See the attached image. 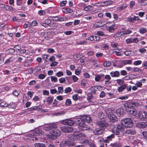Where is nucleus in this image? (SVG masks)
Instances as JSON below:
<instances>
[{
	"label": "nucleus",
	"instance_id": "nucleus-24",
	"mask_svg": "<svg viewBox=\"0 0 147 147\" xmlns=\"http://www.w3.org/2000/svg\"><path fill=\"white\" fill-rule=\"evenodd\" d=\"M125 128V127L123 124H122L121 123V124H118L117 126V129L121 132L123 131L124 130Z\"/></svg>",
	"mask_w": 147,
	"mask_h": 147
},
{
	"label": "nucleus",
	"instance_id": "nucleus-35",
	"mask_svg": "<svg viewBox=\"0 0 147 147\" xmlns=\"http://www.w3.org/2000/svg\"><path fill=\"white\" fill-rule=\"evenodd\" d=\"M132 61L131 60H125L122 61V63L124 65L131 64Z\"/></svg>",
	"mask_w": 147,
	"mask_h": 147
},
{
	"label": "nucleus",
	"instance_id": "nucleus-61",
	"mask_svg": "<svg viewBox=\"0 0 147 147\" xmlns=\"http://www.w3.org/2000/svg\"><path fill=\"white\" fill-rule=\"evenodd\" d=\"M73 129L72 127L67 126V133H70L72 131Z\"/></svg>",
	"mask_w": 147,
	"mask_h": 147
},
{
	"label": "nucleus",
	"instance_id": "nucleus-47",
	"mask_svg": "<svg viewBox=\"0 0 147 147\" xmlns=\"http://www.w3.org/2000/svg\"><path fill=\"white\" fill-rule=\"evenodd\" d=\"M34 145L35 147H46L45 144L40 143H36Z\"/></svg>",
	"mask_w": 147,
	"mask_h": 147
},
{
	"label": "nucleus",
	"instance_id": "nucleus-4",
	"mask_svg": "<svg viewBox=\"0 0 147 147\" xmlns=\"http://www.w3.org/2000/svg\"><path fill=\"white\" fill-rule=\"evenodd\" d=\"M121 123L123 124L125 128H126L132 127L133 125L132 119L130 118H125L122 120Z\"/></svg>",
	"mask_w": 147,
	"mask_h": 147
},
{
	"label": "nucleus",
	"instance_id": "nucleus-52",
	"mask_svg": "<svg viewBox=\"0 0 147 147\" xmlns=\"http://www.w3.org/2000/svg\"><path fill=\"white\" fill-rule=\"evenodd\" d=\"M50 78H51V80L52 82L55 83L57 82V79L56 77L53 76H51L50 77Z\"/></svg>",
	"mask_w": 147,
	"mask_h": 147
},
{
	"label": "nucleus",
	"instance_id": "nucleus-37",
	"mask_svg": "<svg viewBox=\"0 0 147 147\" xmlns=\"http://www.w3.org/2000/svg\"><path fill=\"white\" fill-rule=\"evenodd\" d=\"M138 2L142 5H147V0H138Z\"/></svg>",
	"mask_w": 147,
	"mask_h": 147
},
{
	"label": "nucleus",
	"instance_id": "nucleus-55",
	"mask_svg": "<svg viewBox=\"0 0 147 147\" xmlns=\"http://www.w3.org/2000/svg\"><path fill=\"white\" fill-rule=\"evenodd\" d=\"M7 52L9 54H12L14 53L15 52V50L13 49H9L7 51Z\"/></svg>",
	"mask_w": 147,
	"mask_h": 147
},
{
	"label": "nucleus",
	"instance_id": "nucleus-36",
	"mask_svg": "<svg viewBox=\"0 0 147 147\" xmlns=\"http://www.w3.org/2000/svg\"><path fill=\"white\" fill-rule=\"evenodd\" d=\"M111 46L113 48H115L116 49L119 47V45L118 43L113 42H111Z\"/></svg>",
	"mask_w": 147,
	"mask_h": 147
},
{
	"label": "nucleus",
	"instance_id": "nucleus-14",
	"mask_svg": "<svg viewBox=\"0 0 147 147\" xmlns=\"http://www.w3.org/2000/svg\"><path fill=\"white\" fill-rule=\"evenodd\" d=\"M117 28V26L115 24H112L110 26H107V29L110 32L113 33L114 32L115 30Z\"/></svg>",
	"mask_w": 147,
	"mask_h": 147
},
{
	"label": "nucleus",
	"instance_id": "nucleus-8",
	"mask_svg": "<svg viewBox=\"0 0 147 147\" xmlns=\"http://www.w3.org/2000/svg\"><path fill=\"white\" fill-rule=\"evenodd\" d=\"M57 128V125L54 123H51L47 126H45L43 127L44 129L47 131H49L51 134V131L53 129H55Z\"/></svg>",
	"mask_w": 147,
	"mask_h": 147
},
{
	"label": "nucleus",
	"instance_id": "nucleus-57",
	"mask_svg": "<svg viewBox=\"0 0 147 147\" xmlns=\"http://www.w3.org/2000/svg\"><path fill=\"white\" fill-rule=\"evenodd\" d=\"M92 6L90 5H88L86 7H84V9L85 11H87L90 10H92Z\"/></svg>",
	"mask_w": 147,
	"mask_h": 147
},
{
	"label": "nucleus",
	"instance_id": "nucleus-12",
	"mask_svg": "<svg viewBox=\"0 0 147 147\" xmlns=\"http://www.w3.org/2000/svg\"><path fill=\"white\" fill-rule=\"evenodd\" d=\"M104 130L102 129H101L96 125V128L94 131V133L96 135H101L103 133Z\"/></svg>",
	"mask_w": 147,
	"mask_h": 147
},
{
	"label": "nucleus",
	"instance_id": "nucleus-28",
	"mask_svg": "<svg viewBox=\"0 0 147 147\" xmlns=\"http://www.w3.org/2000/svg\"><path fill=\"white\" fill-rule=\"evenodd\" d=\"M121 32L123 36L124 35L129 34H131L132 32V31L129 29L121 31Z\"/></svg>",
	"mask_w": 147,
	"mask_h": 147
},
{
	"label": "nucleus",
	"instance_id": "nucleus-15",
	"mask_svg": "<svg viewBox=\"0 0 147 147\" xmlns=\"http://www.w3.org/2000/svg\"><path fill=\"white\" fill-rule=\"evenodd\" d=\"M124 105L127 111L128 110V109H131L133 107V101L126 102Z\"/></svg>",
	"mask_w": 147,
	"mask_h": 147
},
{
	"label": "nucleus",
	"instance_id": "nucleus-17",
	"mask_svg": "<svg viewBox=\"0 0 147 147\" xmlns=\"http://www.w3.org/2000/svg\"><path fill=\"white\" fill-rule=\"evenodd\" d=\"M146 123L143 122H138L136 124V127L139 128H144L146 127Z\"/></svg>",
	"mask_w": 147,
	"mask_h": 147
},
{
	"label": "nucleus",
	"instance_id": "nucleus-38",
	"mask_svg": "<svg viewBox=\"0 0 147 147\" xmlns=\"http://www.w3.org/2000/svg\"><path fill=\"white\" fill-rule=\"evenodd\" d=\"M100 46L102 48L105 49H109V46L106 44L103 43L100 44Z\"/></svg>",
	"mask_w": 147,
	"mask_h": 147
},
{
	"label": "nucleus",
	"instance_id": "nucleus-32",
	"mask_svg": "<svg viewBox=\"0 0 147 147\" xmlns=\"http://www.w3.org/2000/svg\"><path fill=\"white\" fill-rule=\"evenodd\" d=\"M7 107L9 108L15 109L16 107V105L15 103L12 102L8 104Z\"/></svg>",
	"mask_w": 147,
	"mask_h": 147
},
{
	"label": "nucleus",
	"instance_id": "nucleus-20",
	"mask_svg": "<svg viewBox=\"0 0 147 147\" xmlns=\"http://www.w3.org/2000/svg\"><path fill=\"white\" fill-rule=\"evenodd\" d=\"M110 74L113 77H118L120 75V72L118 71H113L110 73Z\"/></svg>",
	"mask_w": 147,
	"mask_h": 147
},
{
	"label": "nucleus",
	"instance_id": "nucleus-29",
	"mask_svg": "<svg viewBox=\"0 0 147 147\" xmlns=\"http://www.w3.org/2000/svg\"><path fill=\"white\" fill-rule=\"evenodd\" d=\"M124 54L126 56H132L134 54V52L132 51H125Z\"/></svg>",
	"mask_w": 147,
	"mask_h": 147
},
{
	"label": "nucleus",
	"instance_id": "nucleus-1",
	"mask_svg": "<svg viewBox=\"0 0 147 147\" xmlns=\"http://www.w3.org/2000/svg\"><path fill=\"white\" fill-rule=\"evenodd\" d=\"M72 118L74 119L75 123L78 126V128L80 130H86L90 128V127L85 123V122L89 123L92 121V120L89 115H83L79 117H76Z\"/></svg>",
	"mask_w": 147,
	"mask_h": 147
},
{
	"label": "nucleus",
	"instance_id": "nucleus-42",
	"mask_svg": "<svg viewBox=\"0 0 147 147\" xmlns=\"http://www.w3.org/2000/svg\"><path fill=\"white\" fill-rule=\"evenodd\" d=\"M126 86L125 84H124L121 86H120L118 88V91L119 92H121L123 91V90L126 88Z\"/></svg>",
	"mask_w": 147,
	"mask_h": 147
},
{
	"label": "nucleus",
	"instance_id": "nucleus-33",
	"mask_svg": "<svg viewBox=\"0 0 147 147\" xmlns=\"http://www.w3.org/2000/svg\"><path fill=\"white\" fill-rule=\"evenodd\" d=\"M112 131L115 134L119 136L120 135V133L118 130L117 128H114L112 129Z\"/></svg>",
	"mask_w": 147,
	"mask_h": 147
},
{
	"label": "nucleus",
	"instance_id": "nucleus-19",
	"mask_svg": "<svg viewBox=\"0 0 147 147\" xmlns=\"http://www.w3.org/2000/svg\"><path fill=\"white\" fill-rule=\"evenodd\" d=\"M133 107H139L142 105L141 101L139 100H136L133 101Z\"/></svg>",
	"mask_w": 147,
	"mask_h": 147
},
{
	"label": "nucleus",
	"instance_id": "nucleus-48",
	"mask_svg": "<svg viewBox=\"0 0 147 147\" xmlns=\"http://www.w3.org/2000/svg\"><path fill=\"white\" fill-rule=\"evenodd\" d=\"M87 99L89 102H91V100L93 98V96L91 93H88L87 94Z\"/></svg>",
	"mask_w": 147,
	"mask_h": 147
},
{
	"label": "nucleus",
	"instance_id": "nucleus-59",
	"mask_svg": "<svg viewBox=\"0 0 147 147\" xmlns=\"http://www.w3.org/2000/svg\"><path fill=\"white\" fill-rule=\"evenodd\" d=\"M38 13L40 16H43L45 14L46 12L44 10H40L38 11Z\"/></svg>",
	"mask_w": 147,
	"mask_h": 147
},
{
	"label": "nucleus",
	"instance_id": "nucleus-50",
	"mask_svg": "<svg viewBox=\"0 0 147 147\" xmlns=\"http://www.w3.org/2000/svg\"><path fill=\"white\" fill-rule=\"evenodd\" d=\"M49 55L48 54H43L42 56L43 59L45 60L46 61H48L47 59H48Z\"/></svg>",
	"mask_w": 147,
	"mask_h": 147
},
{
	"label": "nucleus",
	"instance_id": "nucleus-51",
	"mask_svg": "<svg viewBox=\"0 0 147 147\" xmlns=\"http://www.w3.org/2000/svg\"><path fill=\"white\" fill-rule=\"evenodd\" d=\"M58 92L57 93V94H58L59 93H61L62 94L63 92V88L62 87H58Z\"/></svg>",
	"mask_w": 147,
	"mask_h": 147
},
{
	"label": "nucleus",
	"instance_id": "nucleus-21",
	"mask_svg": "<svg viewBox=\"0 0 147 147\" xmlns=\"http://www.w3.org/2000/svg\"><path fill=\"white\" fill-rule=\"evenodd\" d=\"M104 79L106 80L105 81V84H109L111 83V77L109 75H107L105 76Z\"/></svg>",
	"mask_w": 147,
	"mask_h": 147
},
{
	"label": "nucleus",
	"instance_id": "nucleus-7",
	"mask_svg": "<svg viewBox=\"0 0 147 147\" xmlns=\"http://www.w3.org/2000/svg\"><path fill=\"white\" fill-rule=\"evenodd\" d=\"M75 144L71 142L70 140H69V138L68 139H66L63 140L61 142L60 144V146L61 147H63L67 146L68 147H70V146H74Z\"/></svg>",
	"mask_w": 147,
	"mask_h": 147
},
{
	"label": "nucleus",
	"instance_id": "nucleus-26",
	"mask_svg": "<svg viewBox=\"0 0 147 147\" xmlns=\"http://www.w3.org/2000/svg\"><path fill=\"white\" fill-rule=\"evenodd\" d=\"M127 111L129 112L131 114L134 116L136 115L137 113L136 109H128V110H127Z\"/></svg>",
	"mask_w": 147,
	"mask_h": 147
},
{
	"label": "nucleus",
	"instance_id": "nucleus-11",
	"mask_svg": "<svg viewBox=\"0 0 147 147\" xmlns=\"http://www.w3.org/2000/svg\"><path fill=\"white\" fill-rule=\"evenodd\" d=\"M138 116L140 119L144 120L147 117V113L144 111H140L138 113Z\"/></svg>",
	"mask_w": 147,
	"mask_h": 147
},
{
	"label": "nucleus",
	"instance_id": "nucleus-16",
	"mask_svg": "<svg viewBox=\"0 0 147 147\" xmlns=\"http://www.w3.org/2000/svg\"><path fill=\"white\" fill-rule=\"evenodd\" d=\"M101 87L99 86H94L91 87L90 89L92 91V93L95 94L96 93V91L101 90Z\"/></svg>",
	"mask_w": 147,
	"mask_h": 147
},
{
	"label": "nucleus",
	"instance_id": "nucleus-2",
	"mask_svg": "<svg viewBox=\"0 0 147 147\" xmlns=\"http://www.w3.org/2000/svg\"><path fill=\"white\" fill-rule=\"evenodd\" d=\"M69 140L71 141L73 140H83L84 143H88V140L87 139V137L83 133H79L78 134H76L74 135L71 134H69L68 136Z\"/></svg>",
	"mask_w": 147,
	"mask_h": 147
},
{
	"label": "nucleus",
	"instance_id": "nucleus-45",
	"mask_svg": "<svg viewBox=\"0 0 147 147\" xmlns=\"http://www.w3.org/2000/svg\"><path fill=\"white\" fill-rule=\"evenodd\" d=\"M12 20L14 21H15L16 22H21L22 19L19 18L18 17L16 16H13L12 18Z\"/></svg>",
	"mask_w": 147,
	"mask_h": 147
},
{
	"label": "nucleus",
	"instance_id": "nucleus-63",
	"mask_svg": "<svg viewBox=\"0 0 147 147\" xmlns=\"http://www.w3.org/2000/svg\"><path fill=\"white\" fill-rule=\"evenodd\" d=\"M111 62L109 61H105L103 63V65L105 67L109 66L111 65Z\"/></svg>",
	"mask_w": 147,
	"mask_h": 147
},
{
	"label": "nucleus",
	"instance_id": "nucleus-54",
	"mask_svg": "<svg viewBox=\"0 0 147 147\" xmlns=\"http://www.w3.org/2000/svg\"><path fill=\"white\" fill-rule=\"evenodd\" d=\"M142 63V61L140 60H137L134 61L133 64L135 65H138L141 64Z\"/></svg>",
	"mask_w": 147,
	"mask_h": 147
},
{
	"label": "nucleus",
	"instance_id": "nucleus-34",
	"mask_svg": "<svg viewBox=\"0 0 147 147\" xmlns=\"http://www.w3.org/2000/svg\"><path fill=\"white\" fill-rule=\"evenodd\" d=\"M147 31L146 29L145 28L141 27L139 29V32L141 34H144Z\"/></svg>",
	"mask_w": 147,
	"mask_h": 147
},
{
	"label": "nucleus",
	"instance_id": "nucleus-40",
	"mask_svg": "<svg viewBox=\"0 0 147 147\" xmlns=\"http://www.w3.org/2000/svg\"><path fill=\"white\" fill-rule=\"evenodd\" d=\"M97 139V141L100 143V144L104 143L105 142H106L105 140H104L103 138L101 137H98Z\"/></svg>",
	"mask_w": 147,
	"mask_h": 147
},
{
	"label": "nucleus",
	"instance_id": "nucleus-62",
	"mask_svg": "<svg viewBox=\"0 0 147 147\" xmlns=\"http://www.w3.org/2000/svg\"><path fill=\"white\" fill-rule=\"evenodd\" d=\"M116 82L117 84L120 85H122L124 82L121 79H117Z\"/></svg>",
	"mask_w": 147,
	"mask_h": 147
},
{
	"label": "nucleus",
	"instance_id": "nucleus-31",
	"mask_svg": "<svg viewBox=\"0 0 147 147\" xmlns=\"http://www.w3.org/2000/svg\"><path fill=\"white\" fill-rule=\"evenodd\" d=\"M3 8L6 10L9 11H10L13 10V8L11 6L7 5H4Z\"/></svg>",
	"mask_w": 147,
	"mask_h": 147
},
{
	"label": "nucleus",
	"instance_id": "nucleus-22",
	"mask_svg": "<svg viewBox=\"0 0 147 147\" xmlns=\"http://www.w3.org/2000/svg\"><path fill=\"white\" fill-rule=\"evenodd\" d=\"M62 11L63 12L66 14L71 13L73 12V11L72 9L67 7L62 8Z\"/></svg>",
	"mask_w": 147,
	"mask_h": 147
},
{
	"label": "nucleus",
	"instance_id": "nucleus-53",
	"mask_svg": "<svg viewBox=\"0 0 147 147\" xmlns=\"http://www.w3.org/2000/svg\"><path fill=\"white\" fill-rule=\"evenodd\" d=\"M72 90L71 88V87H68L65 88L64 90V92L67 94L70 92Z\"/></svg>",
	"mask_w": 147,
	"mask_h": 147
},
{
	"label": "nucleus",
	"instance_id": "nucleus-3",
	"mask_svg": "<svg viewBox=\"0 0 147 147\" xmlns=\"http://www.w3.org/2000/svg\"><path fill=\"white\" fill-rule=\"evenodd\" d=\"M61 131L57 128L53 129L51 131V134L47 135V137L49 139L54 140L57 136H59L61 134Z\"/></svg>",
	"mask_w": 147,
	"mask_h": 147
},
{
	"label": "nucleus",
	"instance_id": "nucleus-18",
	"mask_svg": "<svg viewBox=\"0 0 147 147\" xmlns=\"http://www.w3.org/2000/svg\"><path fill=\"white\" fill-rule=\"evenodd\" d=\"M109 118L113 122H114L117 120V118L116 115L113 113H110L108 115Z\"/></svg>",
	"mask_w": 147,
	"mask_h": 147
},
{
	"label": "nucleus",
	"instance_id": "nucleus-49",
	"mask_svg": "<svg viewBox=\"0 0 147 147\" xmlns=\"http://www.w3.org/2000/svg\"><path fill=\"white\" fill-rule=\"evenodd\" d=\"M8 104L5 101H3L0 103V105L1 107H7Z\"/></svg>",
	"mask_w": 147,
	"mask_h": 147
},
{
	"label": "nucleus",
	"instance_id": "nucleus-60",
	"mask_svg": "<svg viewBox=\"0 0 147 147\" xmlns=\"http://www.w3.org/2000/svg\"><path fill=\"white\" fill-rule=\"evenodd\" d=\"M63 75V73L62 71H59L57 72L56 74V76L58 77H60Z\"/></svg>",
	"mask_w": 147,
	"mask_h": 147
},
{
	"label": "nucleus",
	"instance_id": "nucleus-13",
	"mask_svg": "<svg viewBox=\"0 0 147 147\" xmlns=\"http://www.w3.org/2000/svg\"><path fill=\"white\" fill-rule=\"evenodd\" d=\"M106 24L105 22L102 20H100L95 23L93 25V27L95 28H98L101 27Z\"/></svg>",
	"mask_w": 147,
	"mask_h": 147
},
{
	"label": "nucleus",
	"instance_id": "nucleus-6",
	"mask_svg": "<svg viewBox=\"0 0 147 147\" xmlns=\"http://www.w3.org/2000/svg\"><path fill=\"white\" fill-rule=\"evenodd\" d=\"M60 122L61 124L64 125H67L72 126L74 125V120H72L71 118H69L63 120Z\"/></svg>",
	"mask_w": 147,
	"mask_h": 147
},
{
	"label": "nucleus",
	"instance_id": "nucleus-23",
	"mask_svg": "<svg viewBox=\"0 0 147 147\" xmlns=\"http://www.w3.org/2000/svg\"><path fill=\"white\" fill-rule=\"evenodd\" d=\"M51 21L49 19L45 21L42 23L41 25L42 26L44 27H46L47 26H51Z\"/></svg>",
	"mask_w": 147,
	"mask_h": 147
},
{
	"label": "nucleus",
	"instance_id": "nucleus-56",
	"mask_svg": "<svg viewBox=\"0 0 147 147\" xmlns=\"http://www.w3.org/2000/svg\"><path fill=\"white\" fill-rule=\"evenodd\" d=\"M71 104V100L69 99H67L66 100L65 105L67 106H69Z\"/></svg>",
	"mask_w": 147,
	"mask_h": 147
},
{
	"label": "nucleus",
	"instance_id": "nucleus-46",
	"mask_svg": "<svg viewBox=\"0 0 147 147\" xmlns=\"http://www.w3.org/2000/svg\"><path fill=\"white\" fill-rule=\"evenodd\" d=\"M65 113V112L63 111H60L58 112L55 113V115L56 116H62Z\"/></svg>",
	"mask_w": 147,
	"mask_h": 147
},
{
	"label": "nucleus",
	"instance_id": "nucleus-10",
	"mask_svg": "<svg viewBox=\"0 0 147 147\" xmlns=\"http://www.w3.org/2000/svg\"><path fill=\"white\" fill-rule=\"evenodd\" d=\"M43 132L41 129H36L35 130V132L33 133V135L34 136V139H33V140H38V138H40V137H37V136L41 135L43 134Z\"/></svg>",
	"mask_w": 147,
	"mask_h": 147
},
{
	"label": "nucleus",
	"instance_id": "nucleus-64",
	"mask_svg": "<svg viewBox=\"0 0 147 147\" xmlns=\"http://www.w3.org/2000/svg\"><path fill=\"white\" fill-rule=\"evenodd\" d=\"M32 100L34 102L40 100V98L37 96H35L32 98Z\"/></svg>",
	"mask_w": 147,
	"mask_h": 147
},
{
	"label": "nucleus",
	"instance_id": "nucleus-41",
	"mask_svg": "<svg viewBox=\"0 0 147 147\" xmlns=\"http://www.w3.org/2000/svg\"><path fill=\"white\" fill-rule=\"evenodd\" d=\"M53 100V98L51 97H48L46 99V101L48 102V104L49 105H50L51 103Z\"/></svg>",
	"mask_w": 147,
	"mask_h": 147
},
{
	"label": "nucleus",
	"instance_id": "nucleus-43",
	"mask_svg": "<svg viewBox=\"0 0 147 147\" xmlns=\"http://www.w3.org/2000/svg\"><path fill=\"white\" fill-rule=\"evenodd\" d=\"M67 3V1L66 0L60 2L59 5L61 7L65 6Z\"/></svg>",
	"mask_w": 147,
	"mask_h": 147
},
{
	"label": "nucleus",
	"instance_id": "nucleus-5",
	"mask_svg": "<svg viewBox=\"0 0 147 147\" xmlns=\"http://www.w3.org/2000/svg\"><path fill=\"white\" fill-rule=\"evenodd\" d=\"M146 80L145 79H142L139 81H137L135 85L133 86L132 87V90H135L138 89V88H140L142 87V83H144Z\"/></svg>",
	"mask_w": 147,
	"mask_h": 147
},
{
	"label": "nucleus",
	"instance_id": "nucleus-9",
	"mask_svg": "<svg viewBox=\"0 0 147 147\" xmlns=\"http://www.w3.org/2000/svg\"><path fill=\"white\" fill-rule=\"evenodd\" d=\"M96 125L104 130L108 126V125L105 121L100 120L96 122Z\"/></svg>",
	"mask_w": 147,
	"mask_h": 147
},
{
	"label": "nucleus",
	"instance_id": "nucleus-30",
	"mask_svg": "<svg viewBox=\"0 0 147 147\" xmlns=\"http://www.w3.org/2000/svg\"><path fill=\"white\" fill-rule=\"evenodd\" d=\"M30 27H34L38 25V23L36 20H34L31 22H29Z\"/></svg>",
	"mask_w": 147,
	"mask_h": 147
},
{
	"label": "nucleus",
	"instance_id": "nucleus-27",
	"mask_svg": "<svg viewBox=\"0 0 147 147\" xmlns=\"http://www.w3.org/2000/svg\"><path fill=\"white\" fill-rule=\"evenodd\" d=\"M14 58H13V57H10L5 61L4 63L5 64H9L13 61Z\"/></svg>",
	"mask_w": 147,
	"mask_h": 147
},
{
	"label": "nucleus",
	"instance_id": "nucleus-39",
	"mask_svg": "<svg viewBox=\"0 0 147 147\" xmlns=\"http://www.w3.org/2000/svg\"><path fill=\"white\" fill-rule=\"evenodd\" d=\"M118 51H113V53L115 54L117 56H121L122 55L121 51V49H117Z\"/></svg>",
	"mask_w": 147,
	"mask_h": 147
},
{
	"label": "nucleus",
	"instance_id": "nucleus-25",
	"mask_svg": "<svg viewBox=\"0 0 147 147\" xmlns=\"http://www.w3.org/2000/svg\"><path fill=\"white\" fill-rule=\"evenodd\" d=\"M115 136L114 134H112L110 135L107 136L106 139H105V142L107 143H108L109 141H111L112 138H114Z\"/></svg>",
	"mask_w": 147,
	"mask_h": 147
},
{
	"label": "nucleus",
	"instance_id": "nucleus-44",
	"mask_svg": "<svg viewBox=\"0 0 147 147\" xmlns=\"http://www.w3.org/2000/svg\"><path fill=\"white\" fill-rule=\"evenodd\" d=\"M122 32L121 31L120 32H118L116 33L113 36V37L114 38H117L119 37H120L121 36H123L122 34Z\"/></svg>",
	"mask_w": 147,
	"mask_h": 147
},
{
	"label": "nucleus",
	"instance_id": "nucleus-58",
	"mask_svg": "<svg viewBox=\"0 0 147 147\" xmlns=\"http://www.w3.org/2000/svg\"><path fill=\"white\" fill-rule=\"evenodd\" d=\"M15 49V51H16V52L18 51H20L21 49L20 47L18 45H16L13 47Z\"/></svg>",
	"mask_w": 147,
	"mask_h": 147
}]
</instances>
